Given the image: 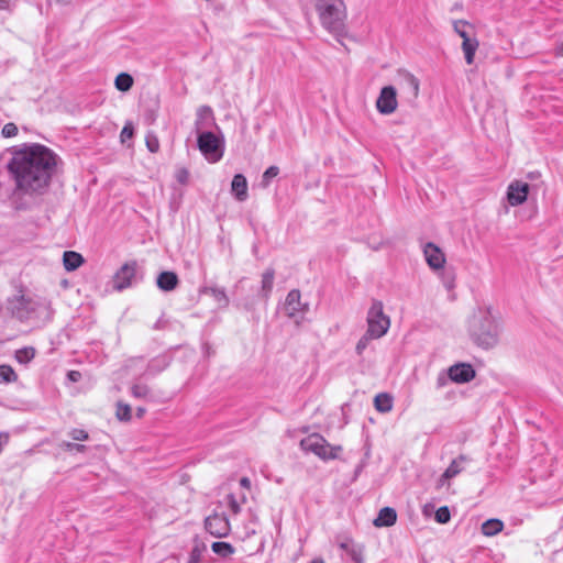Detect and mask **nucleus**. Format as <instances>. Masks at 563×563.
I'll return each instance as SVG.
<instances>
[{
	"label": "nucleus",
	"instance_id": "79ce46f5",
	"mask_svg": "<svg viewBox=\"0 0 563 563\" xmlns=\"http://www.w3.org/2000/svg\"><path fill=\"white\" fill-rule=\"evenodd\" d=\"M201 554L202 550L199 545H196L190 552L189 563H198L201 559Z\"/></svg>",
	"mask_w": 563,
	"mask_h": 563
},
{
	"label": "nucleus",
	"instance_id": "a18cd8bd",
	"mask_svg": "<svg viewBox=\"0 0 563 563\" xmlns=\"http://www.w3.org/2000/svg\"><path fill=\"white\" fill-rule=\"evenodd\" d=\"M133 135V128L131 125H125L121 131V139L124 141L125 139H130Z\"/></svg>",
	"mask_w": 563,
	"mask_h": 563
},
{
	"label": "nucleus",
	"instance_id": "7ed1b4c3",
	"mask_svg": "<svg viewBox=\"0 0 563 563\" xmlns=\"http://www.w3.org/2000/svg\"><path fill=\"white\" fill-rule=\"evenodd\" d=\"M321 25L335 36L345 33L346 8L343 0H316Z\"/></svg>",
	"mask_w": 563,
	"mask_h": 563
},
{
	"label": "nucleus",
	"instance_id": "09e8293b",
	"mask_svg": "<svg viewBox=\"0 0 563 563\" xmlns=\"http://www.w3.org/2000/svg\"><path fill=\"white\" fill-rule=\"evenodd\" d=\"M555 54L563 57V41L556 46Z\"/></svg>",
	"mask_w": 563,
	"mask_h": 563
},
{
	"label": "nucleus",
	"instance_id": "a19ab883",
	"mask_svg": "<svg viewBox=\"0 0 563 563\" xmlns=\"http://www.w3.org/2000/svg\"><path fill=\"white\" fill-rule=\"evenodd\" d=\"M18 134V128L14 123H7L2 129V135L4 137H12Z\"/></svg>",
	"mask_w": 563,
	"mask_h": 563
},
{
	"label": "nucleus",
	"instance_id": "f8f14e48",
	"mask_svg": "<svg viewBox=\"0 0 563 563\" xmlns=\"http://www.w3.org/2000/svg\"><path fill=\"white\" fill-rule=\"evenodd\" d=\"M136 264L126 263L124 264L113 277V288L122 290L131 286L132 280L135 276Z\"/></svg>",
	"mask_w": 563,
	"mask_h": 563
},
{
	"label": "nucleus",
	"instance_id": "603ef678",
	"mask_svg": "<svg viewBox=\"0 0 563 563\" xmlns=\"http://www.w3.org/2000/svg\"><path fill=\"white\" fill-rule=\"evenodd\" d=\"M55 1L58 3H65V4H68L70 2V0H55Z\"/></svg>",
	"mask_w": 563,
	"mask_h": 563
},
{
	"label": "nucleus",
	"instance_id": "cd10ccee",
	"mask_svg": "<svg viewBox=\"0 0 563 563\" xmlns=\"http://www.w3.org/2000/svg\"><path fill=\"white\" fill-rule=\"evenodd\" d=\"M115 88L120 91H128L133 86V78L126 73H121L115 77Z\"/></svg>",
	"mask_w": 563,
	"mask_h": 563
},
{
	"label": "nucleus",
	"instance_id": "a211bd4d",
	"mask_svg": "<svg viewBox=\"0 0 563 563\" xmlns=\"http://www.w3.org/2000/svg\"><path fill=\"white\" fill-rule=\"evenodd\" d=\"M340 548L346 551L355 563H364V547L352 540L340 543Z\"/></svg>",
	"mask_w": 563,
	"mask_h": 563
},
{
	"label": "nucleus",
	"instance_id": "5701e85b",
	"mask_svg": "<svg viewBox=\"0 0 563 563\" xmlns=\"http://www.w3.org/2000/svg\"><path fill=\"white\" fill-rule=\"evenodd\" d=\"M201 292L211 296L220 307H227L229 305V298L222 288L206 287Z\"/></svg>",
	"mask_w": 563,
	"mask_h": 563
},
{
	"label": "nucleus",
	"instance_id": "ddd939ff",
	"mask_svg": "<svg viewBox=\"0 0 563 563\" xmlns=\"http://www.w3.org/2000/svg\"><path fill=\"white\" fill-rule=\"evenodd\" d=\"M284 309L288 317L295 318L300 313H305L308 309V305L301 302L300 291L292 289L286 297Z\"/></svg>",
	"mask_w": 563,
	"mask_h": 563
},
{
	"label": "nucleus",
	"instance_id": "f704fd0d",
	"mask_svg": "<svg viewBox=\"0 0 563 563\" xmlns=\"http://www.w3.org/2000/svg\"><path fill=\"white\" fill-rule=\"evenodd\" d=\"M376 338L369 335V332L366 331V333L358 340L355 346V351L358 355H362L364 350L367 347L371 340H375Z\"/></svg>",
	"mask_w": 563,
	"mask_h": 563
},
{
	"label": "nucleus",
	"instance_id": "de8ad7c7",
	"mask_svg": "<svg viewBox=\"0 0 563 563\" xmlns=\"http://www.w3.org/2000/svg\"><path fill=\"white\" fill-rule=\"evenodd\" d=\"M240 486H241L243 489L250 490V489H251V481H250V478H247V477H242V478L240 479Z\"/></svg>",
	"mask_w": 563,
	"mask_h": 563
},
{
	"label": "nucleus",
	"instance_id": "9d476101",
	"mask_svg": "<svg viewBox=\"0 0 563 563\" xmlns=\"http://www.w3.org/2000/svg\"><path fill=\"white\" fill-rule=\"evenodd\" d=\"M423 255L427 264L433 271L443 268L445 264V255L443 251L435 244L429 242L423 246Z\"/></svg>",
	"mask_w": 563,
	"mask_h": 563
},
{
	"label": "nucleus",
	"instance_id": "e433bc0d",
	"mask_svg": "<svg viewBox=\"0 0 563 563\" xmlns=\"http://www.w3.org/2000/svg\"><path fill=\"white\" fill-rule=\"evenodd\" d=\"M434 517L439 523H446L450 521L451 514L446 506H442L435 511Z\"/></svg>",
	"mask_w": 563,
	"mask_h": 563
},
{
	"label": "nucleus",
	"instance_id": "37998d69",
	"mask_svg": "<svg viewBox=\"0 0 563 563\" xmlns=\"http://www.w3.org/2000/svg\"><path fill=\"white\" fill-rule=\"evenodd\" d=\"M449 379H450V378H449V376H448V373H446V374H444V373H440V374L438 375V377H437V382H435V384H437V388H438V389L443 388V387L446 385V383H448V380H449Z\"/></svg>",
	"mask_w": 563,
	"mask_h": 563
},
{
	"label": "nucleus",
	"instance_id": "8fccbe9b",
	"mask_svg": "<svg viewBox=\"0 0 563 563\" xmlns=\"http://www.w3.org/2000/svg\"><path fill=\"white\" fill-rule=\"evenodd\" d=\"M310 563H324V561L320 558H317V559L312 560Z\"/></svg>",
	"mask_w": 563,
	"mask_h": 563
},
{
	"label": "nucleus",
	"instance_id": "58836bf2",
	"mask_svg": "<svg viewBox=\"0 0 563 563\" xmlns=\"http://www.w3.org/2000/svg\"><path fill=\"white\" fill-rule=\"evenodd\" d=\"M69 435L74 441H86L89 439L88 432L82 429H73Z\"/></svg>",
	"mask_w": 563,
	"mask_h": 563
},
{
	"label": "nucleus",
	"instance_id": "dca6fc26",
	"mask_svg": "<svg viewBox=\"0 0 563 563\" xmlns=\"http://www.w3.org/2000/svg\"><path fill=\"white\" fill-rule=\"evenodd\" d=\"M397 512L394 508L384 507L379 510L378 516L374 519L373 525L377 528L391 527L396 523Z\"/></svg>",
	"mask_w": 563,
	"mask_h": 563
},
{
	"label": "nucleus",
	"instance_id": "0eeeda50",
	"mask_svg": "<svg viewBox=\"0 0 563 563\" xmlns=\"http://www.w3.org/2000/svg\"><path fill=\"white\" fill-rule=\"evenodd\" d=\"M30 302L21 292L8 298L5 302L0 303V314L3 317H15L24 319L30 312Z\"/></svg>",
	"mask_w": 563,
	"mask_h": 563
},
{
	"label": "nucleus",
	"instance_id": "c85d7f7f",
	"mask_svg": "<svg viewBox=\"0 0 563 563\" xmlns=\"http://www.w3.org/2000/svg\"><path fill=\"white\" fill-rule=\"evenodd\" d=\"M35 356V349L32 346H26L23 349H20L15 351V360L20 364H27L30 363Z\"/></svg>",
	"mask_w": 563,
	"mask_h": 563
},
{
	"label": "nucleus",
	"instance_id": "3c124183",
	"mask_svg": "<svg viewBox=\"0 0 563 563\" xmlns=\"http://www.w3.org/2000/svg\"><path fill=\"white\" fill-rule=\"evenodd\" d=\"M144 411H145V410H144L143 408H139V409H137V416H139V417H142V416H143V413H144Z\"/></svg>",
	"mask_w": 563,
	"mask_h": 563
},
{
	"label": "nucleus",
	"instance_id": "bb28decb",
	"mask_svg": "<svg viewBox=\"0 0 563 563\" xmlns=\"http://www.w3.org/2000/svg\"><path fill=\"white\" fill-rule=\"evenodd\" d=\"M275 272L273 268L266 269L262 275V291L264 297H268L273 289Z\"/></svg>",
	"mask_w": 563,
	"mask_h": 563
},
{
	"label": "nucleus",
	"instance_id": "1a4fd4ad",
	"mask_svg": "<svg viewBox=\"0 0 563 563\" xmlns=\"http://www.w3.org/2000/svg\"><path fill=\"white\" fill-rule=\"evenodd\" d=\"M397 91L393 86H385L380 89L376 100V109L380 114L388 115L397 110Z\"/></svg>",
	"mask_w": 563,
	"mask_h": 563
},
{
	"label": "nucleus",
	"instance_id": "f03ea898",
	"mask_svg": "<svg viewBox=\"0 0 563 563\" xmlns=\"http://www.w3.org/2000/svg\"><path fill=\"white\" fill-rule=\"evenodd\" d=\"M467 332L482 349H493L499 342L500 325L489 307H477L467 319Z\"/></svg>",
	"mask_w": 563,
	"mask_h": 563
},
{
	"label": "nucleus",
	"instance_id": "aec40b11",
	"mask_svg": "<svg viewBox=\"0 0 563 563\" xmlns=\"http://www.w3.org/2000/svg\"><path fill=\"white\" fill-rule=\"evenodd\" d=\"M63 264L67 272H73L84 264V257L77 252L66 251L63 254Z\"/></svg>",
	"mask_w": 563,
	"mask_h": 563
},
{
	"label": "nucleus",
	"instance_id": "9b49d317",
	"mask_svg": "<svg viewBox=\"0 0 563 563\" xmlns=\"http://www.w3.org/2000/svg\"><path fill=\"white\" fill-rule=\"evenodd\" d=\"M529 188L527 183L520 180L510 183L507 189V200L509 205L512 207L522 205L527 200Z\"/></svg>",
	"mask_w": 563,
	"mask_h": 563
},
{
	"label": "nucleus",
	"instance_id": "6ab92c4d",
	"mask_svg": "<svg viewBox=\"0 0 563 563\" xmlns=\"http://www.w3.org/2000/svg\"><path fill=\"white\" fill-rule=\"evenodd\" d=\"M178 277L174 272H163L158 275L156 285L161 290L172 291L178 285Z\"/></svg>",
	"mask_w": 563,
	"mask_h": 563
},
{
	"label": "nucleus",
	"instance_id": "6e6552de",
	"mask_svg": "<svg viewBox=\"0 0 563 563\" xmlns=\"http://www.w3.org/2000/svg\"><path fill=\"white\" fill-rule=\"evenodd\" d=\"M206 530L214 538H225L231 531L228 517L224 514L214 512L205 520Z\"/></svg>",
	"mask_w": 563,
	"mask_h": 563
},
{
	"label": "nucleus",
	"instance_id": "a878e982",
	"mask_svg": "<svg viewBox=\"0 0 563 563\" xmlns=\"http://www.w3.org/2000/svg\"><path fill=\"white\" fill-rule=\"evenodd\" d=\"M225 503L233 515H238L241 511V505L246 503V495L242 494L239 498L234 494L230 493L225 497Z\"/></svg>",
	"mask_w": 563,
	"mask_h": 563
},
{
	"label": "nucleus",
	"instance_id": "2f4dec72",
	"mask_svg": "<svg viewBox=\"0 0 563 563\" xmlns=\"http://www.w3.org/2000/svg\"><path fill=\"white\" fill-rule=\"evenodd\" d=\"M405 80L411 90L412 98H417L419 95V80L412 74H406Z\"/></svg>",
	"mask_w": 563,
	"mask_h": 563
},
{
	"label": "nucleus",
	"instance_id": "423d86ee",
	"mask_svg": "<svg viewBox=\"0 0 563 563\" xmlns=\"http://www.w3.org/2000/svg\"><path fill=\"white\" fill-rule=\"evenodd\" d=\"M197 144L199 151L210 163L219 162L224 153L223 140L212 132L198 133Z\"/></svg>",
	"mask_w": 563,
	"mask_h": 563
},
{
	"label": "nucleus",
	"instance_id": "2eb2a0df",
	"mask_svg": "<svg viewBox=\"0 0 563 563\" xmlns=\"http://www.w3.org/2000/svg\"><path fill=\"white\" fill-rule=\"evenodd\" d=\"M465 462H467V457L465 455H460L456 459H454L448 466V468L444 471V473L441 475L439 479V486H443L446 481H450L457 476L464 470L463 464Z\"/></svg>",
	"mask_w": 563,
	"mask_h": 563
},
{
	"label": "nucleus",
	"instance_id": "4c0bfd02",
	"mask_svg": "<svg viewBox=\"0 0 563 563\" xmlns=\"http://www.w3.org/2000/svg\"><path fill=\"white\" fill-rule=\"evenodd\" d=\"M117 417L119 420L128 421L131 419V408L129 405L119 404L117 408Z\"/></svg>",
	"mask_w": 563,
	"mask_h": 563
},
{
	"label": "nucleus",
	"instance_id": "c03bdc74",
	"mask_svg": "<svg viewBox=\"0 0 563 563\" xmlns=\"http://www.w3.org/2000/svg\"><path fill=\"white\" fill-rule=\"evenodd\" d=\"M189 177V173L186 169H180L176 174V178L180 184H186Z\"/></svg>",
	"mask_w": 563,
	"mask_h": 563
},
{
	"label": "nucleus",
	"instance_id": "f3484780",
	"mask_svg": "<svg viewBox=\"0 0 563 563\" xmlns=\"http://www.w3.org/2000/svg\"><path fill=\"white\" fill-rule=\"evenodd\" d=\"M231 191L239 201L247 199V181L242 174L234 175L231 183Z\"/></svg>",
	"mask_w": 563,
	"mask_h": 563
},
{
	"label": "nucleus",
	"instance_id": "39448f33",
	"mask_svg": "<svg viewBox=\"0 0 563 563\" xmlns=\"http://www.w3.org/2000/svg\"><path fill=\"white\" fill-rule=\"evenodd\" d=\"M390 327V319L384 313L382 301L374 300L367 312V330L374 338L384 336Z\"/></svg>",
	"mask_w": 563,
	"mask_h": 563
},
{
	"label": "nucleus",
	"instance_id": "b1692460",
	"mask_svg": "<svg viewBox=\"0 0 563 563\" xmlns=\"http://www.w3.org/2000/svg\"><path fill=\"white\" fill-rule=\"evenodd\" d=\"M453 29L463 40L462 42H466V38H473L475 36L473 26L466 21H455Z\"/></svg>",
	"mask_w": 563,
	"mask_h": 563
},
{
	"label": "nucleus",
	"instance_id": "49530a36",
	"mask_svg": "<svg viewBox=\"0 0 563 563\" xmlns=\"http://www.w3.org/2000/svg\"><path fill=\"white\" fill-rule=\"evenodd\" d=\"M68 378H69V380L76 383V382L80 380L81 374L78 371H70L68 373Z\"/></svg>",
	"mask_w": 563,
	"mask_h": 563
},
{
	"label": "nucleus",
	"instance_id": "393cba45",
	"mask_svg": "<svg viewBox=\"0 0 563 563\" xmlns=\"http://www.w3.org/2000/svg\"><path fill=\"white\" fill-rule=\"evenodd\" d=\"M504 528L503 521L499 519H488L482 525L484 536L492 537L500 532Z\"/></svg>",
	"mask_w": 563,
	"mask_h": 563
},
{
	"label": "nucleus",
	"instance_id": "4be33fe9",
	"mask_svg": "<svg viewBox=\"0 0 563 563\" xmlns=\"http://www.w3.org/2000/svg\"><path fill=\"white\" fill-rule=\"evenodd\" d=\"M374 407L377 411L386 413L393 409V397L387 393H380L374 398Z\"/></svg>",
	"mask_w": 563,
	"mask_h": 563
},
{
	"label": "nucleus",
	"instance_id": "f257e3e1",
	"mask_svg": "<svg viewBox=\"0 0 563 563\" xmlns=\"http://www.w3.org/2000/svg\"><path fill=\"white\" fill-rule=\"evenodd\" d=\"M59 158L48 147L32 144L14 153L9 169L16 188L25 195H44L56 173Z\"/></svg>",
	"mask_w": 563,
	"mask_h": 563
},
{
	"label": "nucleus",
	"instance_id": "7c9ffc66",
	"mask_svg": "<svg viewBox=\"0 0 563 563\" xmlns=\"http://www.w3.org/2000/svg\"><path fill=\"white\" fill-rule=\"evenodd\" d=\"M211 549L216 554L221 555L223 558H227L233 554L234 552V548L230 543L222 541L213 542Z\"/></svg>",
	"mask_w": 563,
	"mask_h": 563
},
{
	"label": "nucleus",
	"instance_id": "473e14b6",
	"mask_svg": "<svg viewBox=\"0 0 563 563\" xmlns=\"http://www.w3.org/2000/svg\"><path fill=\"white\" fill-rule=\"evenodd\" d=\"M131 391L135 398H146L150 395V388L145 384H134Z\"/></svg>",
	"mask_w": 563,
	"mask_h": 563
},
{
	"label": "nucleus",
	"instance_id": "412c9836",
	"mask_svg": "<svg viewBox=\"0 0 563 563\" xmlns=\"http://www.w3.org/2000/svg\"><path fill=\"white\" fill-rule=\"evenodd\" d=\"M478 40L474 36L473 38H466V42H462V51L464 53L465 62L468 65L474 63L475 53L478 49Z\"/></svg>",
	"mask_w": 563,
	"mask_h": 563
},
{
	"label": "nucleus",
	"instance_id": "20e7f679",
	"mask_svg": "<svg viewBox=\"0 0 563 563\" xmlns=\"http://www.w3.org/2000/svg\"><path fill=\"white\" fill-rule=\"evenodd\" d=\"M300 448L305 452L313 453L322 460H334L342 451L340 445L329 444L327 440L318 433H312L303 438L300 441Z\"/></svg>",
	"mask_w": 563,
	"mask_h": 563
},
{
	"label": "nucleus",
	"instance_id": "72a5a7b5",
	"mask_svg": "<svg viewBox=\"0 0 563 563\" xmlns=\"http://www.w3.org/2000/svg\"><path fill=\"white\" fill-rule=\"evenodd\" d=\"M279 173V168L277 166L268 167L263 176H262V186L267 187L272 178L276 177Z\"/></svg>",
	"mask_w": 563,
	"mask_h": 563
},
{
	"label": "nucleus",
	"instance_id": "ea45409f",
	"mask_svg": "<svg viewBox=\"0 0 563 563\" xmlns=\"http://www.w3.org/2000/svg\"><path fill=\"white\" fill-rule=\"evenodd\" d=\"M60 448L65 451H77V452H84L86 446L84 444H77L73 442H63L60 443Z\"/></svg>",
	"mask_w": 563,
	"mask_h": 563
},
{
	"label": "nucleus",
	"instance_id": "c9c22d12",
	"mask_svg": "<svg viewBox=\"0 0 563 563\" xmlns=\"http://www.w3.org/2000/svg\"><path fill=\"white\" fill-rule=\"evenodd\" d=\"M146 146L150 152L156 153L159 150V141L154 133H147L145 137Z\"/></svg>",
	"mask_w": 563,
	"mask_h": 563
},
{
	"label": "nucleus",
	"instance_id": "4468645a",
	"mask_svg": "<svg viewBox=\"0 0 563 563\" xmlns=\"http://www.w3.org/2000/svg\"><path fill=\"white\" fill-rule=\"evenodd\" d=\"M448 376L454 383L464 384L471 382L475 377V371L472 365L460 363L449 367Z\"/></svg>",
	"mask_w": 563,
	"mask_h": 563
},
{
	"label": "nucleus",
	"instance_id": "c756f323",
	"mask_svg": "<svg viewBox=\"0 0 563 563\" xmlns=\"http://www.w3.org/2000/svg\"><path fill=\"white\" fill-rule=\"evenodd\" d=\"M18 380V375L10 365H0V384H10Z\"/></svg>",
	"mask_w": 563,
	"mask_h": 563
}]
</instances>
